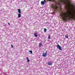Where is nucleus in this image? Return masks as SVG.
<instances>
[{"label": "nucleus", "mask_w": 75, "mask_h": 75, "mask_svg": "<svg viewBox=\"0 0 75 75\" xmlns=\"http://www.w3.org/2000/svg\"><path fill=\"white\" fill-rule=\"evenodd\" d=\"M34 35L35 37H37V35L36 33H34Z\"/></svg>", "instance_id": "obj_14"}, {"label": "nucleus", "mask_w": 75, "mask_h": 75, "mask_svg": "<svg viewBox=\"0 0 75 75\" xmlns=\"http://www.w3.org/2000/svg\"><path fill=\"white\" fill-rule=\"evenodd\" d=\"M8 23L9 25H10V23Z\"/></svg>", "instance_id": "obj_21"}, {"label": "nucleus", "mask_w": 75, "mask_h": 75, "mask_svg": "<svg viewBox=\"0 0 75 75\" xmlns=\"http://www.w3.org/2000/svg\"><path fill=\"white\" fill-rule=\"evenodd\" d=\"M18 10H20V9H18Z\"/></svg>", "instance_id": "obj_24"}, {"label": "nucleus", "mask_w": 75, "mask_h": 75, "mask_svg": "<svg viewBox=\"0 0 75 75\" xmlns=\"http://www.w3.org/2000/svg\"><path fill=\"white\" fill-rule=\"evenodd\" d=\"M46 54H47V51H46Z\"/></svg>", "instance_id": "obj_22"}, {"label": "nucleus", "mask_w": 75, "mask_h": 75, "mask_svg": "<svg viewBox=\"0 0 75 75\" xmlns=\"http://www.w3.org/2000/svg\"><path fill=\"white\" fill-rule=\"evenodd\" d=\"M71 17L72 18H75V13H73L72 14H71Z\"/></svg>", "instance_id": "obj_7"}, {"label": "nucleus", "mask_w": 75, "mask_h": 75, "mask_svg": "<svg viewBox=\"0 0 75 75\" xmlns=\"http://www.w3.org/2000/svg\"><path fill=\"white\" fill-rule=\"evenodd\" d=\"M59 12H60V13L61 14L62 16L63 17H64L65 18H67V17H68L69 16H68V13L67 12H64L62 10H61V11H59Z\"/></svg>", "instance_id": "obj_2"}, {"label": "nucleus", "mask_w": 75, "mask_h": 75, "mask_svg": "<svg viewBox=\"0 0 75 75\" xmlns=\"http://www.w3.org/2000/svg\"><path fill=\"white\" fill-rule=\"evenodd\" d=\"M29 52L31 53V54H33V51L32 50H30L29 51Z\"/></svg>", "instance_id": "obj_18"}, {"label": "nucleus", "mask_w": 75, "mask_h": 75, "mask_svg": "<svg viewBox=\"0 0 75 75\" xmlns=\"http://www.w3.org/2000/svg\"><path fill=\"white\" fill-rule=\"evenodd\" d=\"M46 2V1L45 0H44V1H42L41 2V4L42 5H44L45 4V3Z\"/></svg>", "instance_id": "obj_6"}, {"label": "nucleus", "mask_w": 75, "mask_h": 75, "mask_svg": "<svg viewBox=\"0 0 75 75\" xmlns=\"http://www.w3.org/2000/svg\"><path fill=\"white\" fill-rule=\"evenodd\" d=\"M44 32H45V33L47 31V29L46 28H44Z\"/></svg>", "instance_id": "obj_16"}, {"label": "nucleus", "mask_w": 75, "mask_h": 75, "mask_svg": "<svg viewBox=\"0 0 75 75\" xmlns=\"http://www.w3.org/2000/svg\"><path fill=\"white\" fill-rule=\"evenodd\" d=\"M48 40H50V39H51V37L50 36V35H48Z\"/></svg>", "instance_id": "obj_15"}, {"label": "nucleus", "mask_w": 75, "mask_h": 75, "mask_svg": "<svg viewBox=\"0 0 75 75\" xmlns=\"http://www.w3.org/2000/svg\"><path fill=\"white\" fill-rule=\"evenodd\" d=\"M59 50H60V51H62V47H60V48H59Z\"/></svg>", "instance_id": "obj_17"}, {"label": "nucleus", "mask_w": 75, "mask_h": 75, "mask_svg": "<svg viewBox=\"0 0 75 75\" xmlns=\"http://www.w3.org/2000/svg\"><path fill=\"white\" fill-rule=\"evenodd\" d=\"M42 45V43H40L39 44V47H41V46Z\"/></svg>", "instance_id": "obj_10"}, {"label": "nucleus", "mask_w": 75, "mask_h": 75, "mask_svg": "<svg viewBox=\"0 0 75 75\" xmlns=\"http://www.w3.org/2000/svg\"><path fill=\"white\" fill-rule=\"evenodd\" d=\"M27 62H29V61H30V60H29V59L28 57L26 58Z\"/></svg>", "instance_id": "obj_8"}, {"label": "nucleus", "mask_w": 75, "mask_h": 75, "mask_svg": "<svg viewBox=\"0 0 75 75\" xmlns=\"http://www.w3.org/2000/svg\"><path fill=\"white\" fill-rule=\"evenodd\" d=\"M18 12L19 13H21V10H18Z\"/></svg>", "instance_id": "obj_12"}, {"label": "nucleus", "mask_w": 75, "mask_h": 75, "mask_svg": "<svg viewBox=\"0 0 75 75\" xmlns=\"http://www.w3.org/2000/svg\"><path fill=\"white\" fill-rule=\"evenodd\" d=\"M52 7H53V9H57L58 8V6L56 4L55 5H52Z\"/></svg>", "instance_id": "obj_4"}, {"label": "nucleus", "mask_w": 75, "mask_h": 75, "mask_svg": "<svg viewBox=\"0 0 75 75\" xmlns=\"http://www.w3.org/2000/svg\"><path fill=\"white\" fill-rule=\"evenodd\" d=\"M47 1H53L55 2L56 4L57 5H59V6H60L61 5V4L62 3V1H61L59 0L57 1H55V0H47Z\"/></svg>", "instance_id": "obj_3"}, {"label": "nucleus", "mask_w": 75, "mask_h": 75, "mask_svg": "<svg viewBox=\"0 0 75 75\" xmlns=\"http://www.w3.org/2000/svg\"><path fill=\"white\" fill-rule=\"evenodd\" d=\"M65 38H68V35H66Z\"/></svg>", "instance_id": "obj_19"}, {"label": "nucleus", "mask_w": 75, "mask_h": 75, "mask_svg": "<svg viewBox=\"0 0 75 75\" xmlns=\"http://www.w3.org/2000/svg\"><path fill=\"white\" fill-rule=\"evenodd\" d=\"M60 47H61V46H59V45H57V48H58V49H59V48H60Z\"/></svg>", "instance_id": "obj_9"}, {"label": "nucleus", "mask_w": 75, "mask_h": 75, "mask_svg": "<svg viewBox=\"0 0 75 75\" xmlns=\"http://www.w3.org/2000/svg\"><path fill=\"white\" fill-rule=\"evenodd\" d=\"M48 64L49 65H52V63L49 62H48Z\"/></svg>", "instance_id": "obj_13"}, {"label": "nucleus", "mask_w": 75, "mask_h": 75, "mask_svg": "<svg viewBox=\"0 0 75 75\" xmlns=\"http://www.w3.org/2000/svg\"><path fill=\"white\" fill-rule=\"evenodd\" d=\"M47 54L46 53H43L42 56L43 57H47Z\"/></svg>", "instance_id": "obj_5"}, {"label": "nucleus", "mask_w": 75, "mask_h": 75, "mask_svg": "<svg viewBox=\"0 0 75 75\" xmlns=\"http://www.w3.org/2000/svg\"><path fill=\"white\" fill-rule=\"evenodd\" d=\"M11 47L12 48H13V46L12 45H11Z\"/></svg>", "instance_id": "obj_20"}, {"label": "nucleus", "mask_w": 75, "mask_h": 75, "mask_svg": "<svg viewBox=\"0 0 75 75\" xmlns=\"http://www.w3.org/2000/svg\"><path fill=\"white\" fill-rule=\"evenodd\" d=\"M18 18H20L21 17V14H18Z\"/></svg>", "instance_id": "obj_11"}, {"label": "nucleus", "mask_w": 75, "mask_h": 75, "mask_svg": "<svg viewBox=\"0 0 75 75\" xmlns=\"http://www.w3.org/2000/svg\"><path fill=\"white\" fill-rule=\"evenodd\" d=\"M62 1L65 4V7L67 10H71L69 8H74L75 7L74 5L71 4L70 0H63Z\"/></svg>", "instance_id": "obj_1"}, {"label": "nucleus", "mask_w": 75, "mask_h": 75, "mask_svg": "<svg viewBox=\"0 0 75 75\" xmlns=\"http://www.w3.org/2000/svg\"><path fill=\"white\" fill-rule=\"evenodd\" d=\"M56 10H54V11H56H56H57Z\"/></svg>", "instance_id": "obj_23"}]
</instances>
